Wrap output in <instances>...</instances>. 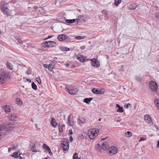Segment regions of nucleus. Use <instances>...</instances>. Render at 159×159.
<instances>
[{
    "mask_svg": "<svg viewBox=\"0 0 159 159\" xmlns=\"http://www.w3.org/2000/svg\"><path fill=\"white\" fill-rule=\"evenodd\" d=\"M10 74L7 71H3L0 75V82L3 84L10 78Z\"/></svg>",
    "mask_w": 159,
    "mask_h": 159,
    "instance_id": "1",
    "label": "nucleus"
},
{
    "mask_svg": "<svg viewBox=\"0 0 159 159\" xmlns=\"http://www.w3.org/2000/svg\"><path fill=\"white\" fill-rule=\"evenodd\" d=\"M99 132V129H93L89 130L88 132L89 137L92 139H94L98 136Z\"/></svg>",
    "mask_w": 159,
    "mask_h": 159,
    "instance_id": "2",
    "label": "nucleus"
},
{
    "mask_svg": "<svg viewBox=\"0 0 159 159\" xmlns=\"http://www.w3.org/2000/svg\"><path fill=\"white\" fill-rule=\"evenodd\" d=\"M69 141L66 138L63 139L61 141V146L65 153L67 152L69 148Z\"/></svg>",
    "mask_w": 159,
    "mask_h": 159,
    "instance_id": "3",
    "label": "nucleus"
},
{
    "mask_svg": "<svg viewBox=\"0 0 159 159\" xmlns=\"http://www.w3.org/2000/svg\"><path fill=\"white\" fill-rule=\"evenodd\" d=\"M149 88L152 91L156 92L158 89V86L156 82L154 81H151L149 83Z\"/></svg>",
    "mask_w": 159,
    "mask_h": 159,
    "instance_id": "4",
    "label": "nucleus"
},
{
    "mask_svg": "<svg viewBox=\"0 0 159 159\" xmlns=\"http://www.w3.org/2000/svg\"><path fill=\"white\" fill-rule=\"evenodd\" d=\"M7 117L11 121H16L18 119V117L16 114H10L7 116Z\"/></svg>",
    "mask_w": 159,
    "mask_h": 159,
    "instance_id": "5",
    "label": "nucleus"
},
{
    "mask_svg": "<svg viewBox=\"0 0 159 159\" xmlns=\"http://www.w3.org/2000/svg\"><path fill=\"white\" fill-rule=\"evenodd\" d=\"M90 60L92 62V65L96 67H98L100 66L99 62L96 58H93L90 59Z\"/></svg>",
    "mask_w": 159,
    "mask_h": 159,
    "instance_id": "6",
    "label": "nucleus"
},
{
    "mask_svg": "<svg viewBox=\"0 0 159 159\" xmlns=\"http://www.w3.org/2000/svg\"><path fill=\"white\" fill-rule=\"evenodd\" d=\"M109 151L110 154L113 155L117 152V148L115 146H112L109 148Z\"/></svg>",
    "mask_w": 159,
    "mask_h": 159,
    "instance_id": "7",
    "label": "nucleus"
},
{
    "mask_svg": "<svg viewBox=\"0 0 159 159\" xmlns=\"http://www.w3.org/2000/svg\"><path fill=\"white\" fill-rule=\"evenodd\" d=\"M144 119L148 124L152 125L153 123L151 117L148 115H146L144 116Z\"/></svg>",
    "mask_w": 159,
    "mask_h": 159,
    "instance_id": "8",
    "label": "nucleus"
},
{
    "mask_svg": "<svg viewBox=\"0 0 159 159\" xmlns=\"http://www.w3.org/2000/svg\"><path fill=\"white\" fill-rule=\"evenodd\" d=\"M66 90L68 91L69 93L71 95H74L76 94L78 92V90L77 88H75L72 89L66 88Z\"/></svg>",
    "mask_w": 159,
    "mask_h": 159,
    "instance_id": "9",
    "label": "nucleus"
},
{
    "mask_svg": "<svg viewBox=\"0 0 159 159\" xmlns=\"http://www.w3.org/2000/svg\"><path fill=\"white\" fill-rule=\"evenodd\" d=\"M68 125L70 126H72L74 125L75 122L74 120L71 117L70 115H69L68 119Z\"/></svg>",
    "mask_w": 159,
    "mask_h": 159,
    "instance_id": "10",
    "label": "nucleus"
},
{
    "mask_svg": "<svg viewBox=\"0 0 159 159\" xmlns=\"http://www.w3.org/2000/svg\"><path fill=\"white\" fill-rule=\"evenodd\" d=\"M77 58L80 62H84L85 61L88 60L86 57H84L82 55L78 56Z\"/></svg>",
    "mask_w": 159,
    "mask_h": 159,
    "instance_id": "11",
    "label": "nucleus"
},
{
    "mask_svg": "<svg viewBox=\"0 0 159 159\" xmlns=\"http://www.w3.org/2000/svg\"><path fill=\"white\" fill-rule=\"evenodd\" d=\"M1 9L4 14H7V13L8 8L7 5H2V6Z\"/></svg>",
    "mask_w": 159,
    "mask_h": 159,
    "instance_id": "12",
    "label": "nucleus"
},
{
    "mask_svg": "<svg viewBox=\"0 0 159 159\" xmlns=\"http://www.w3.org/2000/svg\"><path fill=\"white\" fill-rule=\"evenodd\" d=\"M2 108L5 111L6 113L11 112L10 107L8 105H5L2 107Z\"/></svg>",
    "mask_w": 159,
    "mask_h": 159,
    "instance_id": "13",
    "label": "nucleus"
},
{
    "mask_svg": "<svg viewBox=\"0 0 159 159\" xmlns=\"http://www.w3.org/2000/svg\"><path fill=\"white\" fill-rule=\"evenodd\" d=\"M67 38V36L64 34L60 35L58 36V39L60 41H63L66 39Z\"/></svg>",
    "mask_w": 159,
    "mask_h": 159,
    "instance_id": "14",
    "label": "nucleus"
},
{
    "mask_svg": "<svg viewBox=\"0 0 159 159\" xmlns=\"http://www.w3.org/2000/svg\"><path fill=\"white\" fill-rule=\"evenodd\" d=\"M13 125L12 124H9L7 125L5 128V130L7 131L10 130L13 128Z\"/></svg>",
    "mask_w": 159,
    "mask_h": 159,
    "instance_id": "15",
    "label": "nucleus"
},
{
    "mask_svg": "<svg viewBox=\"0 0 159 159\" xmlns=\"http://www.w3.org/2000/svg\"><path fill=\"white\" fill-rule=\"evenodd\" d=\"M102 148L103 150H107L109 147L108 143L107 142H104L102 145Z\"/></svg>",
    "mask_w": 159,
    "mask_h": 159,
    "instance_id": "16",
    "label": "nucleus"
},
{
    "mask_svg": "<svg viewBox=\"0 0 159 159\" xmlns=\"http://www.w3.org/2000/svg\"><path fill=\"white\" fill-rule=\"evenodd\" d=\"M92 92L96 94H102V92L100 91V90L97 89L96 88H93L92 90Z\"/></svg>",
    "mask_w": 159,
    "mask_h": 159,
    "instance_id": "17",
    "label": "nucleus"
},
{
    "mask_svg": "<svg viewBox=\"0 0 159 159\" xmlns=\"http://www.w3.org/2000/svg\"><path fill=\"white\" fill-rule=\"evenodd\" d=\"M16 103L18 105L21 106L22 104V102L21 100L19 98H17L15 100Z\"/></svg>",
    "mask_w": 159,
    "mask_h": 159,
    "instance_id": "18",
    "label": "nucleus"
},
{
    "mask_svg": "<svg viewBox=\"0 0 159 159\" xmlns=\"http://www.w3.org/2000/svg\"><path fill=\"white\" fill-rule=\"evenodd\" d=\"M116 107L118 108V109L116 110V111L118 112L121 113L123 111V107H120L119 104H116Z\"/></svg>",
    "mask_w": 159,
    "mask_h": 159,
    "instance_id": "19",
    "label": "nucleus"
},
{
    "mask_svg": "<svg viewBox=\"0 0 159 159\" xmlns=\"http://www.w3.org/2000/svg\"><path fill=\"white\" fill-rule=\"evenodd\" d=\"M57 123L56 122L55 119L52 118L51 119V124L53 127H56L57 125Z\"/></svg>",
    "mask_w": 159,
    "mask_h": 159,
    "instance_id": "20",
    "label": "nucleus"
},
{
    "mask_svg": "<svg viewBox=\"0 0 159 159\" xmlns=\"http://www.w3.org/2000/svg\"><path fill=\"white\" fill-rule=\"evenodd\" d=\"M48 44H49V47L55 46L56 44V43L52 41H48Z\"/></svg>",
    "mask_w": 159,
    "mask_h": 159,
    "instance_id": "21",
    "label": "nucleus"
},
{
    "mask_svg": "<svg viewBox=\"0 0 159 159\" xmlns=\"http://www.w3.org/2000/svg\"><path fill=\"white\" fill-rule=\"evenodd\" d=\"M6 64L8 68L11 70H13V66L11 63L9 62H7Z\"/></svg>",
    "mask_w": 159,
    "mask_h": 159,
    "instance_id": "22",
    "label": "nucleus"
},
{
    "mask_svg": "<svg viewBox=\"0 0 159 159\" xmlns=\"http://www.w3.org/2000/svg\"><path fill=\"white\" fill-rule=\"evenodd\" d=\"M59 49L62 51H67L69 50V49L68 48L65 47L60 46L59 47Z\"/></svg>",
    "mask_w": 159,
    "mask_h": 159,
    "instance_id": "23",
    "label": "nucleus"
},
{
    "mask_svg": "<svg viewBox=\"0 0 159 159\" xmlns=\"http://www.w3.org/2000/svg\"><path fill=\"white\" fill-rule=\"evenodd\" d=\"M18 152H14L13 153V154L11 156V157H13L16 158H17L19 157L20 155L21 154H19V155H18Z\"/></svg>",
    "mask_w": 159,
    "mask_h": 159,
    "instance_id": "24",
    "label": "nucleus"
},
{
    "mask_svg": "<svg viewBox=\"0 0 159 159\" xmlns=\"http://www.w3.org/2000/svg\"><path fill=\"white\" fill-rule=\"evenodd\" d=\"M93 99L92 98H85L84 99V102L87 103L89 104Z\"/></svg>",
    "mask_w": 159,
    "mask_h": 159,
    "instance_id": "25",
    "label": "nucleus"
},
{
    "mask_svg": "<svg viewBox=\"0 0 159 159\" xmlns=\"http://www.w3.org/2000/svg\"><path fill=\"white\" fill-rule=\"evenodd\" d=\"M125 135L127 138H129L132 136V133L130 131H128L125 133Z\"/></svg>",
    "mask_w": 159,
    "mask_h": 159,
    "instance_id": "26",
    "label": "nucleus"
},
{
    "mask_svg": "<svg viewBox=\"0 0 159 159\" xmlns=\"http://www.w3.org/2000/svg\"><path fill=\"white\" fill-rule=\"evenodd\" d=\"M66 22L69 23H72L75 22L76 21L75 19H73L72 20L70 19H67L66 20Z\"/></svg>",
    "mask_w": 159,
    "mask_h": 159,
    "instance_id": "27",
    "label": "nucleus"
},
{
    "mask_svg": "<svg viewBox=\"0 0 159 159\" xmlns=\"http://www.w3.org/2000/svg\"><path fill=\"white\" fill-rule=\"evenodd\" d=\"M135 79L136 81L139 82H141L142 80V78L139 76H136Z\"/></svg>",
    "mask_w": 159,
    "mask_h": 159,
    "instance_id": "28",
    "label": "nucleus"
},
{
    "mask_svg": "<svg viewBox=\"0 0 159 159\" xmlns=\"http://www.w3.org/2000/svg\"><path fill=\"white\" fill-rule=\"evenodd\" d=\"M42 45L44 48L49 47V44H48V41L42 44Z\"/></svg>",
    "mask_w": 159,
    "mask_h": 159,
    "instance_id": "29",
    "label": "nucleus"
},
{
    "mask_svg": "<svg viewBox=\"0 0 159 159\" xmlns=\"http://www.w3.org/2000/svg\"><path fill=\"white\" fill-rule=\"evenodd\" d=\"M78 120L80 124H84L85 122V119L84 118H79Z\"/></svg>",
    "mask_w": 159,
    "mask_h": 159,
    "instance_id": "30",
    "label": "nucleus"
},
{
    "mask_svg": "<svg viewBox=\"0 0 159 159\" xmlns=\"http://www.w3.org/2000/svg\"><path fill=\"white\" fill-rule=\"evenodd\" d=\"M96 150V151L98 152H100L101 148H102V146L100 145L99 144H98L95 147Z\"/></svg>",
    "mask_w": 159,
    "mask_h": 159,
    "instance_id": "31",
    "label": "nucleus"
},
{
    "mask_svg": "<svg viewBox=\"0 0 159 159\" xmlns=\"http://www.w3.org/2000/svg\"><path fill=\"white\" fill-rule=\"evenodd\" d=\"M54 67V66L52 64H49L48 66V69L50 71H52Z\"/></svg>",
    "mask_w": 159,
    "mask_h": 159,
    "instance_id": "32",
    "label": "nucleus"
},
{
    "mask_svg": "<svg viewBox=\"0 0 159 159\" xmlns=\"http://www.w3.org/2000/svg\"><path fill=\"white\" fill-rule=\"evenodd\" d=\"M31 149L33 152H37L38 151V149L36 148L35 144L32 147Z\"/></svg>",
    "mask_w": 159,
    "mask_h": 159,
    "instance_id": "33",
    "label": "nucleus"
},
{
    "mask_svg": "<svg viewBox=\"0 0 159 159\" xmlns=\"http://www.w3.org/2000/svg\"><path fill=\"white\" fill-rule=\"evenodd\" d=\"M121 2V0H115V5L117 6Z\"/></svg>",
    "mask_w": 159,
    "mask_h": 159,
    "instance_id": "34",
    "label": "nucleus"
},
{
    "mask_svg": "<svg viewBox=\"0 0 159 159\" xmlns=\"http://www.w3.org/2000/svg\"><path fill=\"white\" fill-rule=\"evenodd\" d=\"M78 153L75 152L74 153L73 158L74 159H80V158H79L78 157Z\"/></svg>",
    "mask_w": 159,
    "mask_h": 159,
    "instance_id": "35",
    "label": "nucleus"
},
{
    "mask_svg": "<svg viewBox=\"0 0 159 159\" xmlns=\"http://www.w3.org/2000/svg\"><path fill=\"white\" fill-rule=\"evenodd\" d=\"M32 87L33 89L36 90L37 89V86L34 82H33L31 84Z\"/></svg>",
    "mask_w": 159,
    "mask_h": 159,
    "instance_id": "36",
    "label": "nucleus"
},
{
    "mask_svg": "<svg viewBox=\"0 0 159 159\" xmlns=\"http://www.w3.org/2000/svg\"><path fill=\"white\" fill-rule=\"evenodd\" d=\"M154 102L156 106L157 105H159V100L157 98H155L154 99Z\"/></svg>",
    "mask_w": 159,
    "mask_h": 159,
    "instance_id": "37",
    "label": "nucleus"
},
{
    "mask_svg": "<svg viewBox=\"0 0 159 159\" xmlns=\"http://www.w3.org/2000/svg\"><path fill=\"white\" fill-rule=\"evenodd\" d=\"M36 80L39 84H41L42 81L39 77H38L36 79Z\"/></svg>",
    "mask_w": 159,
    "mask_h": 159,
    "instance_id": "38",
    "label": "nucleus"
},
{
    "mask_svg": "<svg viewBox=\"0 0 159 159\" xmlns=\"http://www.w3.org/2000/svg\"><path fill=\"white\" fill-rule=\"evenodd\" d=\"M83 17V15H80L78 16V18L76 19V20L77 22V23H78L80 20Z\"/></svg>",
    "mask_w": 159,
    "mask_h": 159,
    "instance_id": "39",
    "label": "nucleus"
},
{
    "mask_svg": "<svg viewBox=\"0 0 159 159\" xmlns=\"http://www.w3.org/2000/svg\"><path fill=\"white\" fill-rule=\"evenodd\" d=\"M75 38L77 39L80 40L84 39V37L82 36H77L75 37Z\"/></svg>",
    "mask_w": 159,
    "mask_h": 159,
    "instance_id": "40",
    "label": "nucleus"
},
{
    "mask_svg": "<svg viewBox=\"0 0 159 159\" xmlns=\"http://www.w3.org/2000/svg\"><path fill=\"white\" fill-rule=\"evenodd\" d=\"M4 125L3 124H0V131L4 129Z\"/></svg>",
    "mask_w": 159,
    "mask_h": 159,
    "instance_id": "41",
    "label": "nucleus"
},
{
    "mask_svg": "<svg viewBox=\"0 0 159 159\" xmlns=\"http://www.w3.org/2000/svg\"><path fill=\"white\" fill-rule=\"evenodd\" d=\"M49 147V146H48V145H47L45 144H43V148L46 150L47 148H48Z\"/></svg>",
    "mask_w": 159,
    "mask_h": 159,
    "instance_id": "42",
    "label": "nucleus"
},
{
    "mask_svg": "<svg viewBox=\"0 0 159 159\" xmlns=\"http://www.w3.org/2000/svg\"><path fill=\"white\" fill-rule=\"evenodd\" d=\"M131 104L130 103H128L125 104L124 106V107L126 108H128L129 106H130Z\"/></svg>",
    "mask_w": 159,
    "mask_h": 159,
    "instance_id": "43",
    "label": "nucleus"
},
{
    "mask_svg": "<svg viewBox=\"0 0 159 159\" xmlns=\"http://www.w3.org/2000/svg\"><path fill=\"white\" fill-rule=\"evenodd\" d=\"M146 139V138H144L143 137H141L140 138V139L139 140V142H140L142 141L145 140Z\"/></svg>",
    "mask_w": 159,
    "mask_h": 159,
    "instance_id": "44",
    "label": "nucleus"
},
{
    "mask_svg": "<svg viewBox=\"0 0 159 159\" xmlns=\"http://www.w3.org/2000/svg\"><path fill=\"white\" fill-rule=\"evenodd\" d=\"M17 41L19 42V43H20L21 44H22V41H21L20 39H19V38L17 39Z\"/></svg>",
    "mask_w": 159,
    "mask_h": 159,
    "instance_id": "45",
    "label": "nucleus"
},
{
    "mask_svg": "<svg viewBox=\"0 0 159 159\" xmlns=\"http://www.w3.org/2000/svg\"><path fill=\"white\" fill-rule=\"evenodd\" d=\"M87 135V133H86L85 132H84L82 134L81 136H83V137H86Z\"/></svg>",
    "mask_w": 159,
    "mask_h": 159,
    "instance_id": "46",
    "label": "nucleus"
},
{
    "mask_svg": "<svg viewBox=\"0 0 159 159\" xmlns=\"http://www.w3.org/2000/svg\"><path fill=\"white\" fill-rule=\"evenodd\" d=\"M59 131L60 132H62L63 131V129L61 127H59Z\"/></svg>",
    "mask_w": 159,
    "mask_h": 159,
    "instance_id": "47",
    "label": "nucleus"
},
{
    "mask_svg": "<svg viewBox=\"0 0 159 159\" xmlns=\"http://www.w3.org/2000/svg\"><path fill=\"white\" fill-rule=\"evenodd\" d=\"M43 66L45 68H48V66H49V65H48L47 64H45L43 65Z\"/></svg>",
    "mask_w": 159,
    "mask_h": 159,
    "instance_id": "48",
    "label": "nucleus"
},
{
    "mask_svg": "<svg viewBox=\"0 0 159 159\" xmlns=\"http://www.w3.org/2000/svg\"><path fill=\"white\" fill-rule=\"evenodd\" d=\"M80 48L81 50H83L85 48V46H82L80 47Z\"/></svg>",
    "mask_w": 159,
    "mask_h": 159,
    "instance_id": "49",
    "label": "nucleus"
},
{
    "mask_svg": "<svg viewBox=\"0 0 159 159\" xmlns=\"http://www.w3.org/2000/svg\"><path fill=\"white\" fill-rule=\"evenodd\" d=\"M48 152H49V154L51 155H52V153L51 151V149H49V150H48Z\"/></svg>",
    "mask_w": 159,
    "mask_h": 159,
    "instance_id": "50",
    "label": "nucleus"
},
{
    "mask_svg": "<svg viewBox=\"0 0 159 159\" xmlns=\"http://www.w3.org/2000/svg\"><path fill=\"white\" fill-rule=\"evenodd\" d=\"M156 17H159V13H158V12L156 13Z\"/></svg>",
    "mask_w": 159,
    "mask_h": 159,
    "instance_id": "51",
    "label": "nucleus"
},
{
    "mask_svg": "<svg viewBox=\"0 0 159 159\" xmlns=\"http://www.w3.org/2000/svg\"><path fill=\"white\" fill-rule=\"evenodd\" d=\"M52 36H48V37L46 38L45 39L47 40L49 38H50L52 37Z\"/></svg>",
    "mask_w": 159,
    "mask_h": 159,
    "instance_id": "52",
    "label": "nucleus"
},
{
    "mask_svg": "<svg viewBox=\"0 0 159 159\" xmlns=\"http://www.w3.org/2000/svg\"><path fill=\"white\" fill-rule=\"evenodd\" d=\"M69 131L70 134H73V132L71 129H70Z\"/></svg>",
    "mask_w": 159,
    "mask_h": 159,
    "instance_id": "53",
    "label": "nucleus"
},
{
    "mask_svg": "<svg viewBox=\"0 0 159 159\" xmlns=\"http://www.w3.org/2000/svg\"><path fill=\"white\" fill-rule=\"evenodd\" d=\"M157 148H159V141H157Z\"/></svg>",
    "mask_w": 159,
    "mask_h": 159,
    "instance_id": "54",
    "label": "nucleus"
},
{
    "mask_svg": "<svg viewBox=\"0 0 159 159\" xmlns=\"http://www.w3.org/2000/svg\"><path fill=\"white\" fill-rule=\"evenodd\" d=\"M73 138H72V136H71L70 138V141L72 142L73 141Z\"/></svg>",
    "mask_w": 159,
    "mask_h": 159,
    "instance_id": "55",
    "label": "nucleus"
},
{
    "mask_svg": "<svg viewBox=\"0 0 159 159\" xmlns=\"http://www.w3.org/2000/svg\"><path fill=\"white\" fill-rule=\"evenodd\" d=\"M105 16H107L108 15V12H105Z\"/></svg>",
    "mask_w": 159,
    "mask_h": 159,
    "instance_id": "56",
    "label": "nucleus"
},
{
    "mask_svg": "<svg viewBox=\"0 0 159 159\" xmlns=\"http://www.w3.org/2000/svg\"><path fill=\"white\" fill-rule=\"evenodd\" d=\"M156 107L159 110V104L158 105H157Z\"/></svg>",
    "mask_w": 159,
    "mask_h": 159,
    "instance_id": "57",
    "label": "nucleus"
},
{
    "mask_svg": "<svg viewBox=\"0 0 159 159\" xmlns=\"http://www.w3.org/2000/svg\"><path fill=\"white\" fill-rule=\"evenodd\" d=\"M107 138H102L101 139V140H104L106 139Z\"/></svg>",
    "mask_w": 159,
    "mask_h": 159,
    "instance_id": "58",
    "label": "nucleus"
},
{
    "mask_svg": "<svg viewBox=\"0 0 159 159\" xmlns=\"http://www.w3.org/2000/svg\"><path fill=\"white\" fill-rule=\"evenodd\" d=\"M120 120H116V122H120Z\"/></svg>",
    "mask_w": 159,
    "mask_h": 159,
    "instance_id": "59",
    "label": "nucleus"
},
{
    "mask_svg": "<svg viewBox=\"0 0 159 159\" xmlns=\"http://www.w3.org/2000/svg\"><path fill=\"white\" fill-rule=\"evenodd\" d=\"M27 80L28 81H29L30 82H31V80L30 79H27Z\"/></svg>",
    "mask_w": 159,
    "mask_h": 159,
    "instance_id": "60",
    "label": "nucleus"
},
{
    "mask_svg": "<svg viewBox=\"0 0 159 159\" xmlns=\"http://www.w3.org/2000/svg\"><path fill=\"white\" fill-rule=\"evenodd\" d=\"M13 149H15L16 148L15 146H14L13 147H12Z\"/></svg>",
    "mask_w": 159,
    "mask_h": 159,
    "instance_id": "61",
    "label": "nucleus"
},
{
    "mask_svg": "<svg viewBox=\"0 0 159 159\" xmlns=\"http://www.w3.org/2000/svg\"><path fill=\"white\" fill-rule=\"evenodd\" d=\"M49 149H50V148H49H49H48L46 149V150H47L48 151V150H49Z\"/></svg>",
    "mask_w": 159,
    "mask_h": 159,
    "instance_id": "62",
    "label": "nucleus"
},
{
    "mask_svg": "<svg viewBox=\"0 0 159 159\" xmlns=\"http://www.w3.org/2000/svg\"><path fill=\"white\" fill-rule=\"evenodd\" d=\"M34 7V9H36L37 8V7H36V6Z\"/></svg>",
    "mask_w": 159,
    "mask_h": 159,
    "instance_id": "63",
    "label": "nucleus"
},
{
    "mask_svg": "<svg viewBox=\"0 0 159 159\" xmlns=\"http://www.w3.org/2000/svg\"><path fill=\"white\" fill-rule=\"evenodd\" d=\"M20 159H22L21 157H20Z\"/></svg>",
    "mask_w": 159,
    "mask_h": 159,
    "instance_id": "64",
    "label": "nucleus"
}]
</instances>
